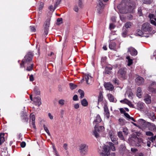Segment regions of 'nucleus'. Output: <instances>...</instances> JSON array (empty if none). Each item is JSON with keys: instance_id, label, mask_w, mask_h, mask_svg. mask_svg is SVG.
Here are the masks:
<instances>
[{"instance_id": "f257e3e1", "label": "nucleus", "mask_w": 156, "mask_h": 156, "mask_svg": "<svg viewBox=\"0 0 156 156\" xmlns=\"http://www.w3.org/2000/svg\"><path fill=\"white\" fill-rule=\"evenodd\" d=\"M108 145H105L103 147L102 151L99 152L101 156H108L110 155L109 148H110L112 151L115 150V148L113 144L111 142L108 143Z\"/></svg>"}, {"instance_id": "f03ea898", "label": "nucleus", "mask_w": 156, "mask_h": 156, "mask_svg": "<svg viewBox=\"0 0 156 156\" xmlns=\"http://www.w3.org/2000/svg\"><path fill=\"white\" fill-rule=\"evenodd\" d=\"M33 56V54L31 52H29L25 56L24 58L22 60V63L20 64L21 67L24 66V65L26 64H28L30 63L32 61Z\"/></svg>"}, {"instance_id": "7ed1b4c3", "label": "nucleus", "mask_w": 156, "mask_h": 156, "mask_svg": "<svg viewBox=\"0 0 156 156\" xmlns=\"http://www.w3.org/2000/svg\"><path fill=\"white\" fill-rule=\"evenodd\" d=\"M104 130V127L103 126H98L96 124L94 126V131L93 132L94 135L96 138L99 136V133L102 132Z\"/></svg>"}, {"instance_id": "20e7f679", "label": "nucleus", "mask_w": 156, "mask_h": 156, "mask_svg": "<svg viewBox=\"0 0 156 156\" xmlns=\"http://www.w3.org/2000/svg\"><path fill=\"white\" fill-rule=\"evenodd\" d=\"M79 150L81 155H86L88 152V146L85 144H81L79 146Z\"/></svg>"}, {"instance_id": "39448f33", "label": "nucleus", "mask_w": 156, "mask_h": 156, "mask_svg": "<svg viewBox=\"0 0 156 156\" xmlns=\"http://www.w3.org/2000/svg\"><path fill=\"white\" fill-rule=\"evenodd\" d=\"M132 142L136 146H139L142 142L141 138L137 137L135 135H133L130 138Z\"/></svg>"}, {"instance_id": "423d86ee", "label": "nucleus", "mask_w": 156, "mask_h": 156, "mask_svg": "<svg viewBox=\"0 0 156 156\" xmlns=\"http://www.w3.org/2000/svg\"><path fill=\"white\" fill-rule=\"evenodd\" d=\"M135 8V6L126 5V6L122 9L121 12L122 13H126L127 12H131Z\"/></svg>"}, {"instance_id": "0eeeda50", "label": "nucleus", "mask_w": 156, "mask_h": 156, "mask_svg": "<svg viewBox=\"0 0 156 156\" xmlns=\"http://www.w3.org/2000/svg\"><path fill=\"white\" fill-rule=\"evenodd\" d=\"M103 1L105 2H107L108 0H98V2L97 3L96 9L97 11L99 13H101V12L103 8L104 4L102 2Z\"/></svg>"}, {"instance_id": "6e6552de", "label": "nucleus", "mask_w": 156, "mask_h": 156, "mask_svg": "<svg viewBox=\"0 0 156 156\" xmlns=\"http://www.w3.org/2000/svg\"><path fill=\"white\" fill-rule=\"evenodd\" d=\"M125 69H120L118 72V76L119 78L122 80L125 79L126 78V71Z\"/></svg>"}, {"instance_id": "1a4fd4ad", "label": "nucleus", "mask_w": 156, "mask_h": 156, "mask_svg": "<svg viewBox=\"0 0 156 156\" xmlns=\"http://www.w3.org/2000/svg\"><path fill=\"white\" fill-rule=\"evenodd\" d=\"M142 29L144 33L151 31L152 30V28L151 25L149 23H145L142 26Z\"/></svg>"}, {"instance_id": "9d476101", "label": "nucleus", "mask_w": 156, "mask_h": 156, "mask_svg": "<svg viewBox=\"0 0 156 156\" xmlns=\"http://www.w3.org/2000/svg\"><path fill=\"white\" fill-rule=\"evenodd\" d=\"M109 135L112 142L116 144H118V142L117 141L116 136H115V133L113 131H110L109 132Z\"/></svg>"}, {"instance_id": "9b49d317", "label": "nucleus", "mask_w": 156, "mask_h": 156, "mask_svg": "<svg viewBox=\"0 0 156 156\" xmlns=\"http://www.w3.org/2000/svg\"><path fill=\"white\" fill-rule=\"evenodd\" d=\"M85 78L86 83L87 84L91 85L93 83V78L89 74H85Z\"/></svg>"}, {"instance_id": "f8f14e48", "label": "nucleus", "mask_w": 156, "mask_h": 156, "mask_svg": "<svg viewBox=\"0 0 156 156\" xmlns=\"http://www.w3.org/2000/svg\"><path fill=\"white\" fill-rule=\"evenodd\" d=\"M135 81L137 85H140L144 83V79L142 77L138 76L136 78Z\"/></svg>"}, {"instance_id": "ddd939ff", "label": "nucleus", "mask_w": 156, "mask_h": 156, "mask_svg": "<svg viewBox=\"0 0 156 156\" xmlns=\"http://www.w3.org/2000/svg\"><path fill=\"white\" fill-rule=\"evenodd\" d=\"M128 52H129L132 56H136L137 54V51L132 47H130L128 48Z\"/></svg>"}, {"instance_id": "4468645a", "label": "nucleus", "mask_w": 156, "mask_h": 156, "mask_svg": "<svg viewBox=\"0 0 156 156\" xmlns=\"http://www.w3.org/2000/svg\"><path fill=\"white\" fill-rule=\"evenodd\" d=\"M34 104L39 106L41 104V98L39 97H35L33 99Z\"/></svg>"}, {"instance_id": "2eb2a0df", "label": "nucleus", "mask_w": 156, "mask_h": 156, "mask_svg": "<svg viewBox=\"0 0 156 156\" xmlns=\"http://www.w3.org/2000/svg\"><path fill=\"white\" fill-rule=\"evenodd\" d=\"M105 87L106 90L110 91H112L114 89V87L112 85L109 83H105Z\"/></svg>"}, {"instance_id": "dca6fc26", "label": "nucleus", "mask_w": 156, "mask_h": 156, "mask_svg": "<svg viewBox=\"0 0 156 156\" xmlns=\"http://www.w3.org/2000/svg\"><path fill=\"white\" fill-rule=\"evenodd\" d=\"M104 114L107 119H108L110 116L109 112L107 105H105L104 107Z\"/></svg>"}, {"instance_id": "f3484780", "label": "nucleus", "mask_w": 156, "mask_h": 156, "mask_svg": "<svg viewBox=\"0 0 156 156\" xmlns=\"http://www.w3.org/2000/svg\"><path fill=\"white\" fill-rule=\"evenodd\" d=\"M144 101L147 104H150L151 102V98L150 95L147 94L145 97Z\"/></svg>"}, {"instance_id": "a211bd4d", "label": "nucleus", "mask_w": 156, "mask_h": 156, "mask_svg": "<svg viewBox=\"0 0 156 156\" xmlns=\"http://www.w3.org/2000/svg\"><path fill=\"white\" fill-rule=\"evenodd\" d=\"M120 102L122 103L127 104L130 107H133V105L132 104L131 102L126 99L121 100Z\"/></svg>"}, {"instance_id": "6ab92c4d", "label": "nucleus", "mask_w": 156, "mask_h": 156, "mask_svg": "<svg viewBox=\"0 0 156 156\" xmlns=\"http://www.w3.org/2000/svg\"><path fill=\"white\" fill-rule=\"evenodd\" d=\"M101 121V118L100 116L98 115L96 116L95 119L94 120L93 122L94 124H97L100 122Z\"/></svg>"}, {"instance_id": "aec40b11", "label": "nucleus", "mask_w": 156, "mask_h": 156, "mask_svg": "<svg viewBox=\"0 0 156 156\" xmlns=\"http://www.w3.org/2000/svg\"><path fill=\"white\" fill-rule=\"evenodd\" d=\"M108 98L111 102H115L116 101L115 99L114 96L110 94H108L107 95Z\"/></svg>"}, {"instance_id": "412c9836", "label": "nucleus", "mask_w": 156, "mask_h": 156, "mask_svg": "<svg viewBox=\"0 0 156 156\" xmlns=\"http://www.w3.org/2000/svg\"><path fill=\"white\" fill-rule=\"evenodd\" d=\"M116 46L115 43L114 42H112L110 43L109 47L111 50H115V49Z\"/></svg>"}, {"instance_id": "4be33fe9", "label": "nucleus", "mask_w": 156, "mask_h": 156, "mask_svg": "<svg viewBox=\"0 0 156 156\" xmlns=\"http://www.w3.org/2000/svg\"><path fill=\"white\" fill-rule=\"evenodd\" d=\"M103 100V96L102 95V93L101 91L99 92V96L98 99V104L100 102H101Z\"/></svg>"}, {"instance_id": "5701e85b", "label": "nucleus", "mask_w": 156, "mask_h": 156, "mask_svg": "<svg viewBox=\"0 0 156 156\" xmlns=\"http://www.w3.org/2000/svg\"><path fill=\"white\" fill-rule=\"evenodd\" d=\"M137 96L139 98H140L141 97L142 94V90L141 88L140 87H138L137 89L136 92Z\"/></svg>"}, {"instance_id": "b1692460", "label": "nucleus", "mask_w": 156, "mask_h": 156, "mask_svg": "<svg viewBox=\"0 0 156 156\" xmlns=\"http://www.w3.org/2000/svg\"><path fill=\"white\" fill-rule=\"evenodd\" d=\"M136 34L139 36H145L146 37H149L148 35H144V33L142 31L140 30H137Z\"/></svg>"}, {"instance_id": "393cba45", "label": "nucleus", "mask_w": 156, "mask_h": 156, "mask_svg": "<svg viewBox=\"0 0 156 156\" xmlns=\"http://www.w3.org/2000/svg\"><path fill=\"white\" fill-rule=\"evenodd\" d=\"M4 136V133H0V145H1L5 140Z\"/></svg>"}, {"instance_id": "a878e982", "label": "nucleus", "mask_w": 156, "mask_h": 156, "mask_svg": "<svg viewBox=\"0 0 156 156\" xmlns=\"http://www.w3.org/2000/svg\"><path fill=\"white\" fill-rule=\"evenodd\" d=\"M138 123L141 126H143L145 125V121L143 119H140L138 120Z\"/></svg>"}, {"instance_id": "bb28decb", "label": "nucleus", "mask_w": 156, "mask_h": 156, "mask_svg": "<svg viewBox=\"0 0 156 156\" xmlns=\"http://www.w3.org/2000/svg\"><path fill=\"white\" fill-rule=\"evenodd\" d=\"M34 91L37 95H39L40 94V91L39 88L37 87H35L34 88Z\"/></svg>"}, {"instance_id": "cd10ccee", "label": "nucleus", "mask_w": 156, "mask_h": 156, "mask_svg": "<svg viewBox=\"0 0 156 156\" xmlns=\"http://www.w3.org/2000/svg\"><path fill=\"white\" fill-rule=\"evenodd\" d=\"M144 104L141 102H138L137 104V106L138 109H143L144 107Z\"/></svg>"}, {"instance_id": "c85d7f7f", "label": "nucleus", "mask_w": 156, "mask_h": 156, "mask_svg": "<svg viewBox=\"0 0 156 156\" xmlns=\"http://www.w3.org/2000/svg\"><path fill=\"white\" fill-rule=\"evenodd\" d=\"M118 137L122 140H125L124 138L122 132L119 131L118 133Z\"/></svg>"}, {"instance_id": "c756f323", "label": "nucleus", "mask_w": 156, "mask_h": 156, "mask_svg": "<svg viewBox=\"0 0 156 156\" xmlns=\"http://www.w3.org/2000/svg\"><path fill=\"white\" fill-rule=\"evenodd\" d=\"M126 58L128 60V61L127 65L128 66H129L133 63V60L130 58L129 56L126 57Z\"/></svg>"}, {"instance_id": "7c9ffc66", "label": "nucleus", "mask_w": 156, "mask_h": 156, "mask_svg": "<svg viewBox=\"0 0 156 156\" xmlns=\"http://www.w3.org/2000/svg\"><path fill=\"white\" fill-rule=\"evenodd\" d=\"M50 19L48 18L45 22L44 25V27L48 28L50 25Z\"/></svg>"}, {"instance_id": "2f4dec72", "label": "nucleus", "mask_w": 156, "mask_h": 156, "mask_svg": "<svg viewBox=\"0 0 156 156\" xmlns=\"http://www.w3.org/2000/svg\"><path fill=\"white\" fill-rule=\"evenodd\" d=\"M81 104L84 106H86L88 105V102L85 99H83L81 101Z\"/></svg>"}, {"instance_id": "473e14b6", "label": "nucleus", "mask_w": 156, "mask_h": 156, "mask_svg": "<svg viewBox=\"0 0 156 156\" xmlns=\"http://www.w3.org/2000/svg\"><path fill=\"white\" fill-rule=\"evenodd\" d=\"M132 23L129 22H127L125 24V27L126 28H130L132 26Z\"/></svg>"}, {"instance_id": "72a5a7b5", "label": "nucleus", "mask_w": 156, "mask_h": 156, "mask_svg": "<svg viewBox=\"0 0 156 156\" xmlns=\"http://www.w3.org/2000/svg\"><path fill=\"white\" fill-rule=\"evenodd\" d=\"M78 92L80 94V98H83L84 96V91L80 89L78 90Z\"/></svg>"}, {"instance_id": "f704fd0d", "label": "nucleus", "mask_w": 156, "mask_h": 156, "mask_svg": "<svg viewBox=\"0 0 156 156\" xmlns=\"http://www.w3.org/2000/svg\"><path fill=\"white\" fill-rule=\"evenodd\" d=\"M123 132L124 133V134L126 135H127L129 133V131L127 128L126 127H123L122 129Z\"/></svg>"}, {"instance_id": "c9c22d12", "label": "nucleus", "mask_w": 156, "mask_h": 156, "mask_svg": "<svg viewBox=\"0 0 156 156\" xmlns=\"http://www.w3.org/2000/svg\"><path fill=\"white\" fill-rule=\"evenodd\" d=\"M22 119L24 122H27L28 120L27 116L26 115H23V116Z\"/></svg>"}, {"instance_id": "e433bc0d", "label": "nucleus", "mask_w": 156, "mask_h": 156, "mask_svg": "<svg viewBox=\"0 0 156 156\" xmlns=\"http://www.w3.org/2000/svg\"><path fill=\"white\" fill-rule=\"evenodd\" d=\"M69 84L70 88L72 90H73L76 88L77 86L76 85L71 83H70Z\"/></svg>"}, {"instance_id": "4c0bfd02", "label": "nucleus", "mask_w": 156, "mask_h": 156, "mask_svg": "<svg viewBox=\"0 0 156 156\" xmlns=\"http://www.w3.org/2000/svg\"><path fill=\"white\" fill-rule=\"evenodd\" d=\"M62 23V18H59L57 19V22L56 24L58 25H59L61 24Z\"/></svg>"}, {"instance_id": "58836bf2", "label": "nucleus", "mask_w": 156, "mask_h": 156, "mask_svg": "<svg viewBox=\"0 0 156 156\" xmlns=\"http://www.w3.org/2000/svg\"><path fill=\"white\" fill-rule=\"evenodd\" d=\"M48 56H52L53 58H56L55 54L52 52H51L50 53H48Z\"/></svg>"}, {"instance_id": "ea45409f", "label": "nucleus", "mask_w": 156, "mask_h": 156, "mask_svg": "<svg viewBox=\"0 0 156 156\" xmlns=\"http://www.w3.org/2000/svg\"><path fill=\"white\" fill-rule=\"evenodd\" d=\"M34 66L33 63L31 64L30 65L28 66L27 68V71H30L32 69V68Z\"/></svg>"}, {"instance_id": "a19ab883", "label": "nucleus", "mask_w": 156, "mask_h": 156, "mask_svg": "<svg viewBox=\"0 0 156 156\" xmlns=\"http://www.w3.org/2000/svg\"><path fill=\"white\" fill-rule=\"evenodd\" d=\"M65 100L63 99H61L58 101L59 104L63 106L64 104Z\"/></svg>"}, {"instance_id": "79ce46f5", "label": "nucleus", "mask_w": 156, "mask_h": 156, "mask_svg": "<svg viewBox=\"0 0 156 156\" xmlns=\"http://www.w3.org/2000/svg\"><path fill=\"white\" fill-rule=\"evenodd\" d=\"M148 123L150 124L151 126L152 127L151 130H153L154 131L156 130V126L153 123H151L149 122Z\"/></svg>"}, {"instance_id": "37998d69", "label": "nucleus", "mask_w": 156, "mask_h": 156, "mask_svg": "<svg viewBox=\"0 0 156 156\" xmlns=\"http://www.w3.org/2000/svg\"><path fill=\"white\" fill-rule=\"evenodd\" d=\"M61 0H57L55 4V8H56L60 4Z\"/></svg>"}, {"instance_id": "c03bdc74", "label": "nucleus", "mask_w": 156, "mask_h": 156, "mask_svg": "<svg viewBox=\"0 0 156 156\" xmlns=\"http://www.w3.org/2000/svg\"><path fill=\"white\" fill-rule=\"evenodd\" d=\"M119 124L120 125H122L124 124V120L121 119H119Z\"/></svg>"}, {"instance_id": "a18cd8bd", "label": "nucleus", "mask_w": 156, "mask_h": 156, "mask_svg": "<svg viewBox=\"0 0 156 156\" xmlns=\"http://www.w3.org/2000/svg\"><path fill=\"white\" fill-rule=\"evenodd\" d=\"M146 134L150 136H154V134L152 133L150 131H147L146 132Z\"/></svg>"}, {"instance_id": "49530a36", "label": "nucleus", "mask_w": 156, "mask_h": 156, "mask_svg": "<svg viewBox=\"0 0 156 156\" xmlns=\"http://www.w3.org/2000/svg\"><path fill=\"white\" fill-rule=\"evenodd\" d=\"M154 16L153 14H150L148 16V17L150 19V20H151V19H154L155 21H156V18H154Z\"/></svg>"}, {"instance_id": "de8ad7c7", "label": "nucleus", "mask_w": 156, "mask_h": 156, "mask_svg": "<svg viewBox=\"0 0 156 156\" xmlns=\"http://www.w3.org/2000/svg\"><path fill=\"white\" fill-rule=\"evenodd\" d=\"M44 130L46 131V132L49 135H50V134L49 132V131L48 128L45 126V125H44Z\"/></svg>"}, {"instance_id": "09e8293b", "label": "nucleus", "mask_w": 156, "mask_h": 156, "mask_svg": "<svg viewBox=\"0 0 156 156\" xmlns=\"http://www.w3.org/2000/svg\"><path fill=\"white\" fill-rule=\"evenodd\" d=\"M149 90L153 93H156V89L150 87Z\"/></svg>"}, {"instance_id": "8fccbe9b", "label": "nucleus", "mask_w": 156, "mask_h": 156, "mask_svg": "<svg viewBox=\"0 0 156 156\" xmlns=\"http://www.w3.org/2000/svg\"><path fill=\"white\" fill-rule=\"evenodd\" d=\"M56 8H55V6L53 7V5H51L48 7V9L51 11H54Z\"/></svg>"}, {"instance_id": "3c124183", "label": "nucleus", "mask_w": 156, "mask_h": 156, "mask_svg": "<svg viewBox=\"0 0 156 156\" xmlns=\"http://www.w3.org/2000/svg\"><path fill=\"white\" fill-rule=\"evenodd\" d=\"M152 2V0H144V3L147 4L151 3Z\"/></svg>"}, {"instance_id": "603ef678", "label": "nucleus", "mask_w": 156, "mask_h": 156, "mask_svg": "<svg viewBox=\"0 0 156 156\" xmlns=\"http://www.w3.org/2000/svg\"><path fill=\"white\" fill-rule=\"evenodd\" d=\"M48 28L44 27V34L47 35L48 33Z\"/></svg>"}, {"instance_id": "864d4df0", "label": "nucleus", "mask_w": 156, "mask_h": 156, "mask_svg": "<svg viewBox=\"0 0 156 156\" xmlns=\"http://www.w3.org/2000/svg\"><path fill=\"white\" fill-rule=\"evenodd\" d=\"M115 27V26L112 23L110 24L109 26V28L110 30L114 29Z\"/></svg>"}, {"instance_id": "5fc2aeb1", "label": "nucleus", "mask_w": 156, "mask_h": 156, "mask_svg": "<svg viewBox=\"0 0 156 156\" xmlns=\"http://www.w3.org/2000/svg\"><path fill=\"white\" fill-rule=\"evenodd\" d=\"M31 119L32 121H35V116L34 115H30Z\"/></svg>"}, {"instance_id": "6e6d98bb", "label": "nucleus", "mask_w": 156, "mask_h": 156, "mask_svg": "<svg viewBox=\"0 0 156 156\" xmlns=\"http://www.w3.org/2000/svg\"><path fill=\"white\" fill-rule=\"evenodd\" d=\"M26 145V144L24 142H22L20 144V146L22 147H24Z\"/></svg>"}, {"instance_id": "4d7b16f0", "label": "nucleus", "mask_w": 156, "mask_h": 156, "mask_svg": "<svg viewBox=\"0 0 156 156\" xmlns=\"http://www.w3.org/2000/svg\"><path fill=\"white\" fill-rule=\"evenodd\" d=\"M30 29L32 32H35L36 31L35 28L34 27L30 26Z\"/></svg>"}, {"instance_id": "13d9d810", "label": "nucleus", "mask_w": 156, "mask_h": 156, "mask_svg": "<svg viewBox=\"0 0 156 156\" xmlns=\"http://www.w3.org/2000/svg\"><path fill=\"white\" fill-rule=\"evenodd\" d=\"M30 80L31 81H33L34 80V78L33 75H31L29 77Z\"/></svg>"}, {"instance_id": "bf43d9fd", "label": "nucleus", "mask_w": 156, "mask_h": 156, "mask_svg": "<svg viewBox=\"0 0 156 156\" xmlns=\"http://www.w3.org/2000/svg\"><path fill=\"white\" fill-rule=\"evenodd\" d=\"M124 115L128 119L130 118L131 116L126 113H124Z\"/></svg>"}, {"instance_id": "052dcab7", "label": "nucleus", "mask_w": 156, "mask_h": 156, "mask_svg": "<svg viewBox=\"0 0 156 156\" xmlns=\"http://www.w3.org/2000/svg\"><path fill=\"white\" fill-rule=\"evenodd\" d=\"M150 22H151V23L152 24L155 26H156V23L155 22V21L154 20H151Z\"/></svg>"}, {"instance_id": "680f3d73", "label": "nucleus", "mask_w": 156, "mask_h": 156, "mask_svg": "<svg viewBox=\"0 0 156 156\" xmlns=\"http://www.w3.org/2000/svg\"><path fill=\"white\" fill-rule=\"evenodd\" d=\"M73 100L77 101L78 100V97L76 95H74L73 98Z\"/></svg>"}, {"instance_id": "e2e57ef3", "label": "nucleus", "mask_w": 156, "mask_h": 156, "mask_svg": "<svg viewBox=\"0 0 156 156\" xmlns=\"http://www.w3.org/2000/svg\"><path fill=\"white\" fill-rule=\"evenodd\" d=\"M74 10L76 12H77L78 11V8L77 5L75 6Z\"/></svg>"}, {"instance_id": "0e129e2a", "label": "nucleus", "mask_w": 156, "mask_h": 156, "mask_svg": "<svg viewBox=\"0 0 156 156\" xmlns=\"http://www.w3.org/2000/svg\"><path fill=\"white\" fill-rule=\"evenodd\" d=\"M79 107V105L78 104H76L74 105V108H75L77 109Z\"/></svg>"}, {"instance_id": "69168bd1", "label": "nucleus", "mask_w": 156, "mask_h": 156, "mask_svg": "<svg viewBox=\"0 0 156 156\" xmlns=\"http://www.w3.org/2000/svg\"><path fill=\"white\" fill-rule=\"evenodd\" d=\"M150 140L151 141V142H153L155 140V137L152 136L150 138Z\"/></svg>"}, {"instance_id": "338daca9", "label": "nucleus", "mask_w": 156, "mask_h": 156, "mask_svg": "<svg viewBox=\"0 0 156 156\" xmlns=\"http://www.w3.org/2000/svg\"><path fill=\"white\" fill-rule=\"evenodd\" d=\"M63 147L65 150H67L68 149L67 144H64L63 145Z\"/></svg>"}, {"instance_id": "774afa93", "label": "nucleus", "mask_w": 156, "mask_h": 156, "mask_svg": "<svg viewBox=\"0 0 156 156\" xmlns=\"http://www.w3.org/2000/svg\"><path fill=\"white\" fill-rule=\"evenodd\" d=\"M138 151L137 149L132 148H131V151L133 152H136Z\"/></svg>"}]
</instances>
